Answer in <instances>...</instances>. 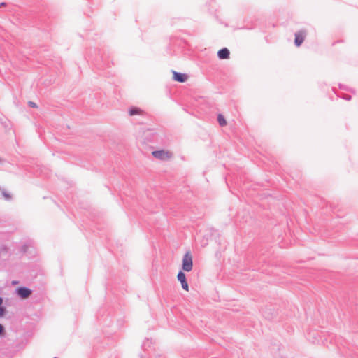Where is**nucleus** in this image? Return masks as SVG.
Here are the masks:
<instances>
[{"mask_svg":"<svg viewBox=\"0 0 358 358\" xmlns=\"http://www.w3.org/2000/svg\"><path fill=\"white\" fill-rule=\"evenodd\" d=\"M178 280L181 283L182 287L185 291H189V285L186 280L185 274L182 271H180L177 275Z\"/></svg>","mask_w":358,"mask_h":358,"instance_id":"nucleus-3","label":"nucleus"},{"mask_svg":"<svg viewBox=\"0 0 358 358\" xmlns=\"http://www.w3.org/2000/svg\"><path fill=\"white\" fill-rule=\"evenodd\" d=\"M152 155L161 161H169L173 157V153L169 150H155L152 152Z\"/></svg>","mask_w":358,"mask_h":358,"instance_id":"nucleus-1","label":"nucleus"},{"mask_svg":"<svg viewBox=\"0 0 358 358\" xmlns=\"http://www.w3.org/2000/svg\"><path fill=\"white\" fill-rule=\"evenodd\" d=\"M3 327L0 324V334L3 332Z\"/></svg>","mask_w":358,"mask_h":358,"instance_id":"nucleus-12","label":"nucleus"},{"mask_svg":"<svg viewBox=\"0 0 358 358\" xmlns=\"http://www.w3.org/2000/svg\"><path fill=\"white\" fill-rule=\"evenodd\" d=\"M3 299L0 298V317H3L5 313V308L2 306Z\"/></svg>","mask_w":358,"mask_h":358,"instance_id":"nucleus-10","label":"nucleus"},{"mask_svg":"<svg viewBox=\"0 0 358 358\" xmlns=\"http://www.w3.org/2000/svg\"><path fill=\"white\" fill-rule=\"evenodd\" d=\"M187 76L184 73L173 71V79L175 81L184 83L187 80Z\"/></svg>","mask_w":358,"mask_h":358,"instance_id":"nucleus-5","label":"nucleus"},{"mask_svg":"<svg viewBox=\"0 0 358 358\" xmlns=\"http://www.w3.org/2000/svg\"><path fill=\"white\" fill-rule=\"evenodd\" d=\"M229 51L227 48H224L220 50L217 52L218 57L220 59H225L229 57Z\"/></svg>","mask_w":358,"mask_h":358,"instance_id":"nucleus-7","label":"nucleus"},{"mask_svg":"<svg viewBox=\"0 0 358 358\" xmlns=\"http://www.w3.org/2000/svg\"><path fill=\"white\" fill-rule=\"evenodd\" d=\"M17 294L22 299H27L31 294V290L27 287H20L17 289Z\"/></svg>","mask_w":358,"mask_h":358,"instance_id":"nucleus-4","label":"nucleus"},{"mask_svg":"<svg viewBox=\"0 0 358 358\" xmlns=\"http://www.w3.org/2000/svg\"><path fill=\"white\" fill-rule=\"evenodd\" d=\"M16 283H17V282H15V281L13 282V284H16Z\"/></svg>","mask_w":358,"mask_h":358,"instance_id":"nucleus-14","label":"nucleus"},{"mask_svg":"<svg viewBox=\"0 0 358 358\" xmlns=\"http://www.w3.org/2000/svg\"><path fill=\"white\" fill-rule=\"evenodd\" d=\"M217 120H218V122L220 126L227 125V121L222 115H221V114L218 115Z\"/></svg>","mask_w":358,"mask_h":358,"instance_id":"nucleus-9","label":"nucleus"},{"mask_svg":"<svg viewBox=\"0 0 358 358\" xmlns=\"http://www.w3.org/2000/svg\"><path fill=\"white\" fill-rule=\"evenodd\" d=\"M192 255L189 251L187 252L182 258V270L186 272H189L193 268Z\"/></svg>","mask_w":358,"mask_h":358,"instance_id":"nucleus-2","label":"nucleus"},{"mask_svg":"<svg viewBox=\"0 0 358 358\" xmlns=\"http://www.w3.org/2000/svg\"><path fill=\"white\" fill-rule=\"evenodd\" d=\"M306 34L304 31H299L295 34L294 43L296 46H300L305 39Z\"/></svg>","mask_w":358,"mask_h":358,"instance_id":"nucleus-6","label":"nucleus"},{"mask_svg":"<svg viewBox=\"0 0 358 358\" xmlns=\"http://www.w3.org/2000/svg\"><path fill=\"white\" fill-rule=\"evenodd\" d=\"M28 104H29V106H31L32 108H37L38 107L37 105L35 103H34L33 101H29Z\"/></svg>","mask_w":358,"mask_h":358,"instance_id":"nucleus-11","label":"nucleus"},{"mask_svg":"<svg viewBox=\"0 0 358 358\" xmlns=\"http://www.w3.org/2000/svg\"><path fill=\"white\" fill-rule=\"evenodd\" d=\"M129 113L130 115H135L141 114L142 111H141V110L140 108H131L129 110Z\"/></svg>","mask_w":358,"mask_h":358,"instance_id":"nucleus-8","label":"nucleus"},{"mask_svg":"<svg viewBox=\"0 0 358 358\" xmlns=\"http://www.w3.org/2000/svg\"><path fill=\"white\" fill-rule=\"evenodd\" d=\"M5 5H6V3H1V6H4Z\"/></svg>","mask_w":358,"mask_h":358,"instance_id":"nucleus-13","label":"nucleus"},{"mask_svg":"<svg viewBox=\"0 0 358 358\" xmlns=\"http://www.w3.org/2000/svg\"><path fill=\"white\" fill-rule=\"evenodd\" d=\"M54 358H57V357H54Z\"/></svg>","mask_w":358,"mask_h":358,"instance_id":"nucleus-15","label":"nucleus"}]
</instances>
